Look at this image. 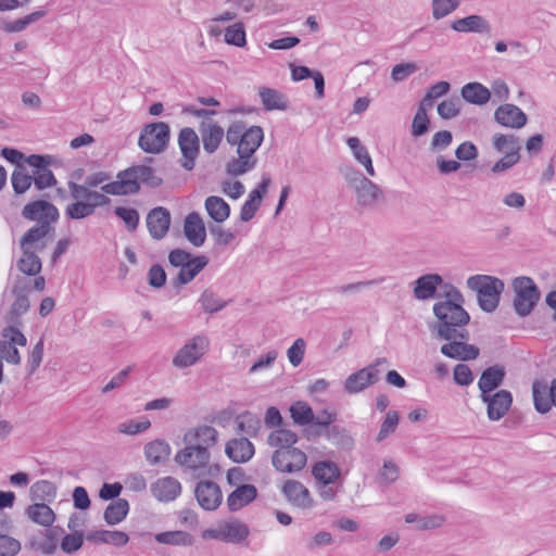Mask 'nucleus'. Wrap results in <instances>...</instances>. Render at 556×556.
<instances>
[{
	"label": "nucleus",
	"instance_id": "obj_1",
	"mask_svg": "<svg viewBox=\"0 0 556 556\" xmlns=\"http://www.w3.org/2000/svg\"><path fill=\"white\" fill-rule=\"evenodd\" d=\"M226 140L230 146H237V159L226 164V172L232 177L241 176L257 165L255 152L264 140V130L261 126L247 127L245 122L236 121L230 124L226 132Z\"/></svg>",
	"mask_w": 556,
	"mask_h": 556
},
{
	"label": "nucleus",
	"instance_id": "obj_2",
	"mask_svg": "<svg viewBox=\"0 0 556 556\" xmlns=\"http://www.w3.org/2000/svg\"><path fill=\"white\" fill-rule=\"evenodd\" d=\"M217 430L212 426H199L189 429L184 435L185 448L175 455V462L192 471L205 469L211 453L217 442Z\"/></svg>",
	"mask_w": 556,
	"mask_h": 556
},
{
	"label": "nucleus",
	"instance_id": "obj_3",
	"mask_svg": "<svg viewBox=\"0 0 556 556\" xmlns=\"http://www.w3.org/2000/svg\"><path fill=\"white\" fill-rule=\"evenodd\" d=\"M433 315L438 323L430 326V330L435 332L439 339L445 341L453 339L455 327H464L470 321L468 312L460 304L452 301L434 303Z\"/></svg>",
	"mask_w": 556,
	"mask_h": 556
},
{
	"label": "nucleus",
	"instance_id": "obj_4",
	"mask_svg": "<svg viewBox=\"0 0 556 556\" xmlns=\"http://www.w3.org/2000/svg\"><path fill=\"white\" fill-rule=\"evenodd\" d=\"M470 290L477 292L479 307L485 313H493L505 289L502 279L490 275H473L467 279Z\"/></svg>",
	"mask_w": 556,
	"mask_h": 556
},
{
	"label": "nucleus",
	"instance_id": "obj_5",
	"mask_svg": "<svg viewBox=\"0 0 556 556\" xmlns=\"http://www.w3.org/2000/svg\"><path fill=\"white\" fill-rule=\"evenodd\" d=\"M515 291L514 308L518 316L526 317L536 306L541 293L532 278L527 276L516 277L513 280Z\"/></svg>",
	"mask_w": 556,
	"mask_h": 556
},
{
	"label": "nucleus",
	"instance_id": "obj_6",
	"mask_svg": "<svg viewBox=\"0 0 556 556\" xmlns=\"http://www.w3.org/2000/svg\"><path fill=\"white\" fill-rule=\"evenodd\" d=\"M169 139V125L164 122H153L141 129L138 146L146 153L159 154L165 151Z\"/></svg>",
	"mask_w": 556,
	"mask_h": 556
},
{
	"label": "nucleus",
	"instance_id": "obj_7",
	"mask_svg": "<svg viewBox=\"0 0 556 556\" xmlns=\"http://www.w3.org/2000/svg\"><path fill=\"white\" fill-rule=\"evenodd\" d=\"M386 364H388L386 357H378L372 364L351 374L344 381V391L349 394H355L377 383L380 380L378 366Z\"/></svg>",
	"mask_w": 556,
	"mask_h": 556
},
{
	"label": "nucleus",
	"instance_id": "obj_8",
	"mask_svg": "<svg viewBox=\"0 0 556 556\" xmlns=\"http://www.w3.org/2000/svg\"><path fill=\"white\" fill-rule=\"evenodd\" d=\"M1 336L3 340H0V359L18 365L21 355L16 345L25 346L27 344L25 334L15 326H7L2 329Z\"/></svg>",
	"mask_w": 556,
	"mask_h": 556
},
{
	"label": "nucleus",
	"instance_id": "obj_9",
	"mask_svg": "<svg viewBox=\"0 0 556 556\" xmlns=\"http://www.w3.org/2000/svg\"><path fill=\"white\" fill-rule=\"evenodd\" d=\"M207 346L208 339L205 336H194L177 351L173 358V365L177 368L194 365L203 356Z\"/></svg>",
	"mask_w": 556,
	"mask_h": 556
},
{
	"label": "nucleus",
	"instance_id": "obj_10",
	"mask_svg": "<svg viewBox=\"0 0 556 556\" xmlns=\"http://www.w3.org/2000/svg\"><path fill=\"white\" fill-rule=\"evenodd\" d=\"M346 178L350 187L356 193L358 205L370 206L382 197V190L378 185L365 177L361 172H352L351 176Z\"/></svg>",
	"mask_w": 556,
	"mask_h": 556
},
{
	"label": "nucleus",
	"instance_id": "obj_11",
	"mask_svg": "<svg viewBox=\"0 0 556 556\" xmlns=\"http://www.w3.org/2000/svg\"><path fill=\"white\" fill-rule=\"evenodd\" d=\"M306 454L300 448L276 450L271 456V464L277 471L293 473L306 466Z\"/></svg>",
	"mask_w": 556,
	"mask_h": 556
},
{
	"label": "nucleus",
	"instance_id": "obj_12",
	"mask_svg": "<svg viewBox=\"0 0 556 556\" xmlns=\"http://www.w3.org/2000/svg\"><path fill=\"white\" fill-rule=\"evenodd\" d=\"M178 146L182 155L181 166L186 170H192L200 153V141L195 130L185 127L179 131Z\"/></svg>",
	"mask_w": 556,
	"mask_h": 556
},
{
	"label": "nucleus",
	"instance_id": "obj_13",
	"mask_svg": "<svg viewBox=\"0 0 556 556\" xmlns=\"http://www.w3.org/2000/svg\"><path fill=\"white\" fill-rule=\"evenodd\" d=\"M199 506L207 511L216 510L223 502L220 486L214 481H199L194 488Z\"/></svg>",
	"mask_w": 556,
	"mask_h": 556
},
{
	"label": "nucleus",
	"instance_id": "obj_14",
	"mask_svg": "<svg viewBox=\"0 0 556 556\" xmlns=\"http://www.w3.org/2000/svg\"><path fill=\"white\" fill-rule=\"evenodd\" d=\"M481 401L486 404L488 418L497 421L503 418L513 404V394L508 390H498L494 394L480 395Z\"/></svg>",
	"mask_w": 556,
	"mask_h": 556
},
{
	"label": "nucleus",
	"instance_id": "obj_15",
	"mask_svg": "<svg viewBox=\"0 0 556 556\" xmlns=\"http://www.w3.org/2000/svg\"><path fill=\"white\" fill-rule=\"evenodd\" d=\"M26 163L33 168V176L35 177V189L42 191L47 188L55 187L58 180L49 166L48 161L43 157H37L36 154H29Z\"/></svg>",
	"mask_w": 556,
	"mask_h": 556
},
{
	"label": "nucleus",
	"instance_id": "obj_16",
	"mask_svg": "<svg viewBox=\"0 0 556 556\" xmlns=\"http://www.w3.org/2000/svg\"><path fill=\"white\" fill-rule=\"evenodd\" d=\"M147 228L154 240H162L170 227V212L163 206L152 208L147 215Z\"/></svg>",
	"mask_w": 556,
	"mask_h": 556
},
{
	"label": "nucleus",
	"instance_id": "obj_17",
	"mask_svg": "<svg viewBox=\"0 0 556 556\" xmlns=\"http://www.w3.org/2000/svg\"><path fill=\"white\" fill-rule=\"evenodd\" d=\"M494 119L504 127L519 129L527 124L528 116L517 105L505 103L495 110Z\"/></svg>",
	"mask_w": 556,
	"mask_h": 556
},
{
	"label": "nucleus",
	"instance_id": "obj_18",
	"mask_svg": "<svg viewBox=\"0 0 556 556\" xmlns=\"http://www.w3.org/2000/svg\"><path fill=\"white\" fill-rule=\"evenodd\" d=\"M22 217L30 222H38L46 217L52 219L60 218V212L58 207L46 200L39 199L27 203L22 210Z\"/></svg>",
	"mask_w": 556,
	"mask_h": 556
},
{
	"label": "nucleus",
	"instance_id": "obj_19",
	"mask_svg": "<svg viewBox=\"0 0 556 556\" xmlns=\"http://www.w3.org/2000/svg\"><path fill=\"white\" fill-rule=\"evenodd\" d=\"M208 262L210 260L206 255L193 256L185 263L177 276L172 279L173 286L180 288L181 286L188 285L204 269Z\"/></svg>",
	"mask_w": 556,
	"mask_h": 556
},
{
	"label": "nucleus",
	"instance_id": "obj_20",
	"mask_svg": "<svg viewBox=\"0 0 556 556\" xmlns=\"http://www.w3.org/2000/svg\"><path fill=\"white\" fill-rule=\"evenodd\" d=\"M150 490L157 501L168 503L180 495L181 484L176 478L167 476L153 482Z\"/></svg>",
	"mask_w": 556,
	"mask_h": 556
},
{
	"label": "nucleus",
	"instance_id": "obj_21",
	"mask_svg": "<svg viewBox=\"0 0 556 556\" xmlns=\"http://www.w3.org/2000/svg\"><path fill=\"white\" fill-rule=\"evenodd\" d=\"M184 233L194 247H202L206 239L205 224L198 212L189 213L185 218Z\"/></svg>",
	"mask_w": 556,
	"mask_h": 556
},
{
	"label": "nucleus",
	"instance_id": "obj_22",
	"mask_svg": "<svg viewBox=\"0 0 556 556\" xmlns=\"http://www.w3.org/2000/svg\"><path fill=\"white\" fill-rule=\"evenodd\" d=\"M225 453L233 463L243 464L254 456L255 447L248 438L241 437L229 440Z\"/></svg>",
	"mask_w": 556,
	"mask_h": 556
},
{
	"label": "nucleus",
	"instance_id": "obj_23",
	"mask_svg": "<svg viewBox=\"0 0 556 556\" xmlns=\"http://www.w3.org/2000/svg\"><path fill=\"white\" fill-rule=\"evenodd\" d=\"M117 180L105 184L101 187L102 192L111 195L136 194L140 191V184L136 178H130L129 174H125V169L117 174Z\"/></svg>",
	"mask_w": 556,
	"mask_h": 556
},
{
	"label": "nucleus",
	"instance_id": "obj_24",
	"mask_svg": "<svg viewBox=\"0 0 556 556\" xmlns=\"http://www.w3.org/2000/svg\"><path fill=\"white\" fill-rule=\"evenodd\" d=\"M282 493L287 500L300 508H311L313 500L306 486L300 481L287 480L282 486Z\"/></svg>",
	"mask_w": 556,
	"mask_h": 556
},
{
	"label": "nucleus",
	"instance_id": "obj_25",
	"mask_svg": "<svg viewBox=\"0 0 556 556\" xmlns=\"http://www.w3.org/2000/svg\"><path fill=\"white\" fill-rule=\"evenodd\" d=\"M257 489L250 483L238 485L227 497V507L230 511H238L256 500Z\"/></svg>",
	"mask_w": 556,
	"mask_h": 556
},
{
	"label": "nucleus",
	"instance_id": "obj_26",
	"mask_svg": "<svg viewBox=\"0 0 556 556\" xmlns=\"http://www.w3.org/2000/svg\"><path fill=\"white\" fill-rule=\"evenodd\" d=\"M451 27L458 33L491 34L490 23L481 15L472 14L452 22Z\"/></svg>",
	"mask_w": 556,
	"mask_h": 556
},
{
	"label": "nucleus",
	"instance_id": "obj_27",
	"mask_svg": "<svg viewBox=\"0 0 556 556\" xmlns=\"http://www.w3.org/2000/svg\"><path fill=\"white\" fill-rule=\"evenodd\" d=\"M506 376L505 368L501 365H493L485 368L478 381V388L481 392L480 395L490 394L496 390L504 381Z\"/></svg>",
	"mask_w": 556,
	"mask_h": 556
},
{
	"label": "nucleus",
	"instance_id": "obj_28",
	"mask_svg": "<svg viewBox=\"0 0 556 556\" xmlns=\"http://www.w3.org/2000/svg\"><path fill=\"white\" fill-rule=\"evenodd\" d=\"M200 131L204 151L208 154L214 153L225 136L224 128L216 123L203 121L200 125Z\"/></svg>",
	"mask_w": 556,
	"mask_h": 556
},
{
	"label": "nucleus",
	"instance_id": "obj_29",
	"mask_svg": "<svg viewBox=\"0 0 556 556\" xmlns=\"http://www.w3.org/2000/svg\"><path fill=\"white\" fill-rule=\"evenodd\" d=\"M443 282L439 274H427L415 281L414 295L417 300H428L437 296V289Z\"/></svg>",
	"mask_w": 556,
	"mask_h": 556
},
{
	"label": "nucleus",
	"instance_id": "obj_30",
	"mask_svg": "<svg viewBox=\"0 0 556 556\" xmlns=\"http://www.w3.org/2000/svg\"><path fill=\"white\" fill-rule=\"evenodd\" d=\"M258 96L266 111H287L289 109L288 98L277 89L261 87Z\"/></svg>",
	"mask_w": 556,
	"mask_h": 556
},
{
	"label": "nucleus",
	"instance_id": "obj_31",
	"mask_svg": "<svg viewBox=\"0 0 556 556\" xmlns=\"http://www.w3.org/2000/svg\"><path fill=\"white\" fill-rule=\"evenodd\" d=\"M460 94L466 102L475 105H483L491 99V91L477 81L463 86Z\"/></svg>",
	"mask_w": 556,
	"mask_h": 556
},
{
	"label": "nucleus",
	"instance_id": "obj_32",
	"mask_svg": "<svg viewBox=\"0 0 556 556\" xmlns=\"http://www.w3.org/2000/svg\"><path fill=\"white\" fill-rule=\"evenodd\" d=\"M125 174H129L130 178H136L140 184H144L150 188H159L163 184V179L154 174V169L146 164L132 165L125 169Z\"/></svg>",
	"mask_w": 556,
	"mask_h": 556
},
{
	"label": "nucleus",
	"instance_id": "obj_33",
	"mask_svg": "<svg viewBox=\"0 0 556 556\" xmlns=\"http://www.w3.org/2000/svg\"><path fill=\"white\" fill-rule=\"evenodd\" d=\"M204 206L208 216L217 224L224 223L230 216V205L220 197H207Z\"/></svg>",
	"mask_w": 556,
	"mask_h": 556
},
{
	"label": "nucleus",
	"instance_id": "obj_34",
	"mask_svg": "<svg viewBox=\"0 0 556 556\" xmlns=\"http://www.w3.org/2000/svg\"><path fill=\"white\" fill-rule=\"evenodd\" d=\"M223 542L239 544L247 540L250 534L249 527L239 521L233 520L222 523Z\"/></svg>",
	"mask_w": 556,
	"mask_h": 556
},
{
	"label": "nucleus",
	"instance_id": "obj_35",
	"mask_svg": "<svg viewBox=\"0 0 556 556\" xmlns=\"http://www.w3.org/2000/svg\"><path fill=\"white\" fill-rule=\"evenodd\" d=\"M26 516L35 523L51 527L55 520L54 511L46 503H33L25 509Z\"/></svg>",
	"mask_w": 556,
	"mask_h": 556
},
{
	"label": "nucleus",
	"instance_id": "obj_36",
	"mask_svg": "<svg viewBox=\"0 0 556 556\" xmlns=\"http://www.w3.org/2000/svg\"><path fill=\"white\" fill-rule=\"evenodd\" d=\"M170 455V446L165 440L156 439L144 446V456L151 465L165 463Z\"/></svg>",
	"mask_w": 556,
	"mask_h": 556
},
{
	"label": "nucleus",
	"instance_id": "obj_37",
	"mask_svg": "<svg viewBox=\"0 0 556 556\" xmlns=\"http://www.w3.org/2000/svg\"><path fill=\"white\" fill-rule=\"evenodd\" d=\"M29 497L33 503H51L56 497V486L49 480L36 481L29 489Z\"/></svg>",
	"mask_w": 556,
	"mask_h": 556
},
{
	"label": "nucleus",
	"instance_id": "obj_38",
	"mask_svg": "<svg viewBox=\"0 0 556 556\" xmlns=\"http://www.w3.org/2000/svg\"><path fill=\"white\" fill-rule=\"evenodd\" d=\"M551 386L545 381L535 380L532 384V395L534 408L540 414H546L551 410Z\"/></svg>",
	"mask_w": 556,
	"mask_h": 556
},
{
	"label": "nucleus",
	"instance_id": "obj_39",
	"mask_svg": "<svg viewBox=\"0 0 556 556\" xmlns=\"http://www.w3.org/2000/svg\"><path fill=\"white\" fill-rule=\"evenodd\" d=\"M312 473L319 483L326 486L338 479L340 469L333 462L321 460L314 465Z\"/></svg>",
	"mask_w": 556,
	"mask_h": 556
},
{
	"label": "nucleus",
	"instance_id": "obj_40",
	"mask_svg": "<svg viewBox=\"0 0 556 556\" xmlns=\"http://www.w3.org/2000/svg\"><path fill=\"white\" fill-rule=\"evenodd\" d=\"M129 508L130 506L126 498H117L106 506L103 518L109 526L118 525L127 517Z\"/></svg>",
	"mask_w": 556,
	"mask_h": 556
},
{
	"label": "nucleus",
	"instance_id": "obj_41",
	"mask_svg": "<svg viewBox=\"0 0 556 556\" xmlns=\"http://www.w3.org/2000/svg\"><path fill=\"white\" fill-rule=\"evenodd\" d=\"M22 257L17 261V269L27 276H37L42 268L40 257L30 248H21Z\"/></svg>",
	"mask_w": 556,
	"mask_h": 556
},
{
	"label": "nucleus",
	"instance_id": "obj_42",
	"mask_svg": "<svg viewBox=\"0 0 556 556\" xmlns=\"http://www.w3.org/2000/svg\"><path fill=\"white\" fill-rule=\"evenodd\" d=\"M13 294L15 295V300L11 305L9 314L5 316V320L9 323L8 326H15L18 328V326L22 325L21 317L28 312L30 304L27 294Z\"/></svg>",
	"mask_w": 556,
	"mask_h": 556
},
{
	"label": "nucleus",
	"instance_id": "obj_43",
	"mask_svg": "<svg viewBox=\"0 0 556 556\" xmlns=\"http://www.w3.org/2000/svg\"><path fill=\"white\" fill-rule=\"evenodd\" d=\"M154 539L157 543L174 546H191L194 542L190 533L181 530L160 532Z\"/></svg>",
	"mask_w": 556,
	"mask_h": 556
},
{
	"label": "nucleus",
	"instance_id": "obj_44",
	"mask_svg": "<svg viewBox=\"0 0 556 556\" xmlns=\"http://www.w3.org/2000/svg\"><path fill=\"white\" fill-rule=\"evenodd\" d=\"M47 14V10L40 9L37 10L22 18L15 20V21H4L1 24V29L5 33H20L24 30L27 26H29L33 23H36L40 18L45 17Z\"/></svg>",
	"mask_w": 556,
	"mask_h": 556
},
{
	"label": "nucleus",
	"instance_id": "obj_45",
	"mask_svg": "<svg viewBox=\"0 0 556 556\" xmlns=\"http://www.w3.org/2000/svg\"><path fill=\"white\" fill-rule=\"evenodd\" d=\"M35 185V177L28 174L27 166L18 167L11 174V185L15 195H22L26 193L31 185Z\"/></svg>",
	"mask_w": 556,
	"mask_h": 556
},
{
	"label": "nucleus",
	"instance_id": "obj_46",
	"mask_svg": "<svg viewBox=\"0 0 556 556\" xmlns=\"http://www.w3.org/2000/svg\"><path fill=\"white\" fill-rule=\"evenodd\" d=\"M237 431L245 432L250 437H256L261 430V419L250 410H245L236 417Z\"/></svg>",
	"mask_w": 556,
	"mask_h": 556
},
{
	"label": "nucleus",
	"instance_id": "obj_47",
	"mask_svg": "<svg viewBox=\"0 0 556 556\" xmlns=\"http://www.w3.org/2000/svg\"><path fill=\"white\" fill-rule=\"evenodd\" d=\"M298 442V434L289 429H278L268 435V444L278 450L292 448Z\"/></svg>",
	"mask_w": 556,
	"mask_h": 556
},
{
	"label": "nucleus",
	"instance_id": "obj_48",
	"mask_svg": "<svg viewBox=\"0 0 556 556\" xmlns=\"http://www.w3.org/2000/svg\"><path fill=\"white\" fill-rule=\"evenodd\" d=\"M325 437L334 445L342 448L349 450L354 445V440L350 435L349 431L338 425H332L330 428L325 430Z\"/></svg>",
	"mask_w": 556,
	"mask_h": 556
},
{
	"label": "nucleus",
	"instance_id": "obj_49",
	"mask_svg": "<svg viewBox=\"0 0 556 556\" xmlns=\"http://www.w3.org/2000/svg\"><path fill=\"white\" fill-rule=\"evenodd\" d=\"M291 418L300 426H308L314 421V412L312 407L302 401H298L290 407Z\"/></svg>",
	"mask_w": 556,
	"mask_h": 556
},
{
	"label": "nucleus",
	"instance_id": "obj_50",
	"mask_svg": "<svg viewBox=\"0 0 556 556\" xmlns=\"http://www.w3.org/2000/svg\"><path fill=\"white\" fill-rule=\"evenodd\" d=\"M199 303L201 304L202 309L208 314L217 313L227 305V302L219 299L211 289H205L202 292Z\"/></svg>",
	"mask_w": 556,
	"mask_h": 556
},
{
	"label": "nucleus",
	"instance_id": "obj_51",
	"mask_svg": "<svg viewBox=\"0 0 556 556\" xmlns=\"http://www.w3.org/2000/svg\"><path fill=\"white\" fill-rule=\"evenodd\" d=\"M224 41L227 45L243 48L247 45V34L242 23H235L225 29Z\"/></svg>",
	"mask_w": 556,
	"mask_h": 556
},
{
	"label": "nucleus",
	"instance_id": "obj_52",
	"mask_svg": "<svg viewBox=\"0 0 556 556\" xmlns=\"http://www.w3.org/2000/svg\"><path fill=\"white\" fill-rule=\"evenodd\" d=\"M493 147L498 152H504L505 148L508 147V152L519 153L521 150L520 139L515 135H504L497 132L492 138Z\"/></svg>",
	"mask_w": 556,
	"mask_h": 556
},
{
	"label": "nucleus",
	"instance_id": "obj_53",
	"mask_svg": "<svg viewBox=\"0 0 556 556\" xmlns=\"http://www.w3.org/2000/svg\"><path fill=\"white\" fill-rule=\"evenodd\" d=\"M431 126L426 108L418 106L412 123V136L415 138L426 135Z\"/></svg>",
	"mask_w": 556,
	"mask_h": 556
},
{
	"label": "nucleus",
	"instance_id": "obj_54",
	"mask_svg": "<svg viewBox=\"0 0 556 556\" xmlns=\"http://www.w3.org/2000/svg\"><path fill=\"white\" fill-rule=\"evenodd\" d=\"M451 89V85L448 81L441 80L434 85H432L426 92L425 97L419 103L420 108H432L433 101L437 98H440L446 94Z\"/></svg>",
	"mask_w": 556,
	"mask_h": 556
},
{
	"label": "nucleus",
	"instance_id": "obj_55",
	"mask_svg": "<svg viewBox=\"0 0 556 556\" xmlns=\"http://www.w3.org/2000/svg\"><path fill=\"white\" fill-rule=\"evenodd\" d=\"M94 212L92 211L88 200L86 201H75L68 204L65 208V214L70 219H84L88 216H91Z\"/></svg>",
	"mask_w": 556,
	"mask_h": 556
},
{
	"label": "nucleus",
	"instance_id": "obj_56",
	"mask_svg": "<svg viewBox=\"0 0 556 556\" xmlns=\"http://www.w3.org/2000/svg\"><path fill=\"white\" fill-rule=\"evenodd\" d=\"M148 285L155 290L162 289L167 281V274L161 264H153L147 273Z\"/></svg>",
	"mask_w": 556,
	"mask_h": 556
},
{
	"label": "nucleus",
	"instance_id": "obj_57",
	"mask_svg": "<svg viewBox=\"0 0 556 556\" xmlns=\"http://www.w3.org/2000/svg\"><path fill=\"white\" fill-rule=\"evenodd\" d=\"M84 545V533L81 531H75L73 533L65 534L61 540L60 547L66 554H74L79 551Z\"/></svg>",
	"mask_w": 556,
	"mask_h": 556
},
{
	"label": "nucleus",
	"instance_id": "obj_58",
	"mask_svg": "<svg viewBox=\"0 0 556 556\" xmlns=\"http://www.w3.org/2000/svg\"><path fill=\"white\" fill-rule=\"evenodd\" d=\"M462 103L459 98L453 97L442 101L438 105V114L443 119H451L459 115Z\"/></svg>",
	"mask_w": 556,
	"mask_h": 556
},
{
	"label": "nucleus",
	"instance_id": "obj_59",
	"mask_svg": "<svg viewBox=\"0 0 556 556\" xmlns=\"http://www.w3.org/2000/svg\"><path fill=\"white\" fill-rule=\"evenodd\" d=\"M114 214L119 217L126 225L129 231H135L139 225V213L136 208L116 206Z\"/></svg>",
	"mask_w": 556,
	"mask_h": 556
},
{
	"label": "nucleus",
	"instance_id": "obj_60",
	"mask_svg": "<svg viewBox=\"0 0 556 556\" xmlns=\"http://www.w3.org/2000/svg\"><path fill=\"white\" fill-rule=\"evenodd\" d=\"M400 477V468L392 460H384L382 469L378 473V481L386 486L395 482Z\"/></svg>",
	"mask_w": 556,
	"mask_h": 556
},
{
	"label": "nucleus",
	"instance_id": "obj_61",
	"mask_svg": "<svg viewBox=\"0 0 556 556\" xmlns=\"http://www.w3.org/2000/svg\"><path fill=\"white\" fill-rule=\"evenodd\" d=\"M459 7V0H432V15L441 20Z\"/></svg>",
	"mask_w": 556,
	"mask_h": 556
},
{
	"label": "nucleus",
	"instance_id": "obj_62",
	"mask_svg": "<svg viewBox=\"0 0 556 556\" xmlns=\"http://www.w3.org/2000/svg\"><path fill=\"white\" fill-rule=\"evenodd\" d=\"M400 420V415L396 410H389L386 415L383 422L380 426V430L377 435V441L384 440L390 433L394 432Z\"/></svg>",
	"mask_w": 556,
	"mask_h": 556
},
{
	"label": "nucleus",
	"instance_id": "obj_63",
	"mask_svg": "<svg viewBox=\"0 0 556 556\" xmlns=\"http://www.w3.org/2000/svg\"><path fill=\"white\" fill-rule=\"evenodd\" d=\"M306 342L302 338H298L288 349L287 356L293 367H298L304 358Z\"/></svg>",
	"mask_w": 556,
	"mask_h": 556
},
{
	"label": "nucleus",
	"instance_id": "obj_64",
	"mask_svg": "<svg viewBox=\"0 0 556 556\" xmlns=\"http://www.w3.org/2000/svg\"><path fill=\"white\" fill-rule=\"evenodd\" d=\"M262 201L256 198L252 192L249 193L248 200L243 203L240 210V220L247 223L251 220L260 208Z\"/></svg>",
	"mask_w": 556,
	"mask_h": 556
}]
</instances>
